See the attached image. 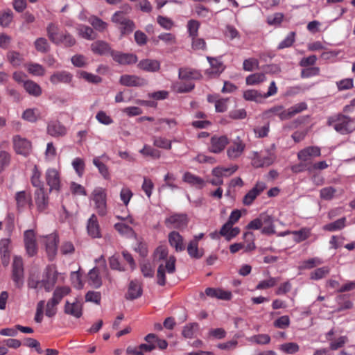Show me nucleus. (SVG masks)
I'll use <instances>...</instances> for the list:
<instances>
[{"label": "nucleus", "mask_w": 355, "mask_h": 355, "mask_svg": "<svg viewBox=\"0 0 355 355\" xmlns=\"http://www.w3.org/2000/svg\"><path fill=\"white\" fill-rule=\"evenodd\" d=\"M327 124L341 135H349L355 130L354 119L341 114L329 118Z\"/></svg>", "instance_id": "obj_1"}, {"label": "nucleus", "mask_w": 355, "mask_h": 355, "mask_svg": "<svg viewBox=\"0 0 355 355\" xmlns=\"http://www.w3.org/2000/svg\"><path fill=\"white\" fill-rule=\"evenodd\" d=\"M46 31L49 40L55 44L71 47L76 44V40L67 31H60L58 26L53 23L48 25Z\"/></svg>", "instance_id": "obj_2"}, {"label": "nucleus", "mask_w": 355, "mask_h": 355, "mask_svg": "<svg viewBox=\"0 0 355 355\" xmlns=\"http://www.w3.org/2000/svg\"><path fill=\"white\" fill-rule=\"evenodd\" d=\"M176 259L174 256H170L165 263H159L157 271V283L159 286H164L166 282V272L173 274L175 271Z\"/></svg>", "instance_id": "obj_3"}, {"label": "nucleus", "mask_w": 355, "mask_h": 355, "mask_svg": "<svg viewBox=\"0 0 355 355\" xmlns=\"http://www.w3.org/2000/svg\"><path fill=\"white\" fill-rule=\"evenodd\" d=\"M12 279L17 288H21L24 282V261L21 257L15 256L12 264Z\"/></svg>", "instance_id": "obj_4"}, {"label": "nucleus", "mask_w": 355, "mask_h": 355, "mask_svg": "<svg viewBox=\"0 0 355 355\" xmlns=\"http://www.w3.org/2000/svg\"><path fill=\"white\" fill-rule=\"evenodd\" d=\"M112 21L119 26L121 36L131 33L135 28L134 21L126 17L123 12H115Z\"/></svg>", "instance_id": "obj_5"}, {"label": "nucleus", "mask_w": 355, "mask_h": 355, "mask_svg": "<svg viewBox=\"0 0 355 355\" xmlns=\"http://www.w3.org/2000/svg\"><path fill=\"white\" fill-rule=\"evenodd\" d=\"M275 159V155L270 150L261 153L254 152L252 158V165L255 168L267 167L270 166Z\"/></svg>", "instance_id": "obj_6"}, {"label": "nucleus", "mask_w": 355, "mask_h": 355, "mask_svg": "<svg viewBox=\"0 0 355 355\" xmlns=\"http://www.w3.org/2000/svg\"><path fill=\"white\" fill-rule=\"evenodd\" d=\"M92 196L98 214L101 216H105L107 213L106 193L105 190L102 188H96L93 191Z\"/></svg>", "instance_id": "obj_7"}, {"label": "nucleus", "mask_w": 355, "mask_h": 355, "mask_svg": "<svg viewBox=\"0 0 355 355\" xmlns=\"http://www.w3.org/2000/svg\"><path fill=\"white\" fill-rule=\"evenodd\" d=\"M13 148L16 153L23 156H28L32 150L31 142L20 135H15L12 137Z\"/></svg>", "instance_id": "obj_8"}, {"label": "nucleus", "mask_w": 355, "mask_h": 355, "mask_svg": "<svg viewBox=\"0 0 355 355\" xmlns=\"http://www.w3.org/2000/svg\"><path fill=\"white\" fill-rule=\"evenodd\" d=\"M24 242L26 254L28 257H33L37 253V244L36 236L33 230H28L24 233Z\"/></svg>", "instance_id": "obj_9"}, {"label": "nucleus", "mask_w": 355, "mask_h": 355, "mask_svg": "<svg viewBox=\"0 0 355 355\" xmlns=\"http://www.w3.org/2000/svg\"><path fill=\"white\" fill-rule=\"evenodd\" d=\"M245 149V144L239 138L232 141L227 149V155L230 160H235L240 157Z\"/></svg>", "instance_id": "obj_10"}, {"label": "nucleus", "mask_w": 355, "mask_h": 355, "mask_svg": "<svg viewBox=\"0 0 355 355\" xmlns=\"http://www.w3.org/2000/svg\"><path fill=\"white\" fill-rule=\"evenodd\" d=\"M228 144L229 139L227 136L214 135L210 139L209 150L213 153L218 154L223 151Z\"/></svg>", "instance_id": "obj_11"}, {"label": "nucleus", "mask_w": 355, "mask_h": 355, "mask_svg": "<svg viewBox=\"0 0 355 355\" xmlns=\"http://www.w3.org/2000/svg\"><path fill=\"white\" fill-rule=\"evenodd\" d=\"M320 155V149L318 147L309 146L299 151L297 157L302 162L309 164V166H311V159L314 157H319Z\"/></svg>", "instance_id": "obj_12"}, {"label": "nucleus", "mask_w": 355, "mask_h": 355, "mask_svg": "<svg viewBox=\"0 0 355 355\" xmlns=\"http://www.w3.org/2000/svg\"><path fill=\"white\" fill-rule=\"evenodd\" d=\"M58 272L55 269V266H49L46 267L44 273V278L45 279V291L49 292L55 285L58 280Z\"/></svg>", "instance_id": "obj_13"}, {"label": "nucleus", "mask_w": 355, "mask_h": 355, "mask_svg": "<svg viewBox=\"0 0 355 355\" xmlns=\"http://www.w3.org/2000/svg\"><path fill=\"white\" fill-rule=\"evenodd\" d=\"M266 188V185L263 182H258L254 187L250 189L243 197V203L245 205H250L256 198L260 195Z\"/></svg>", "instance_id": "obj_14"}, {"label": "nucleus", "mask_w": 355, "mask_h": 355, "mask_svg": "<svg viewBox=\"0 0 355 355\" xmlns=\"http://www.w3.org/2000/svg\"><path fill=\"white\" fill-rule=\"evenodd\" d=\"M119 82L127 87H143L148 84V80L144 78L127 74L121 76Z\"/></svg>", "instance_id": "obj_15"}, {"label": "nucleus", "mask_w": 355, "mask_h": 355, "mask_svg": "<svg viewBox=\"0 0 355 355\" xmlns=\"http://www.w3.org/2000/svg\"><path fill=\"white\" fill-rule=\"evenodd\" d=\"M187 223L188 219L185 214H173L165 220V224L169 228H184Z\"/></svg>", "instance_id": "obj_16"}, {"label": "nucleus", "mask_w": 355, "mask_h": 355, "mask_svg": "<svg viewBox=\"0 0 355 355\" xmlns=\"http://www.w3.org/2000/svg\"><path fill=\"white\" fill-rule=\"evenodd\" d=\"M46 182L50 191H59L60 189V177L59 172L55 168H49L46 172Z\"/></svg>", "instance_id": "obj_17"}, {"label": "nucleus", "mask_w": 355, "mask_h": 355, "mask_svg": "<svg viewBox=\"0 0 355 355\" xmlns=\"http://www.w3.org/2000/svg\"><path fill=\"white\" fill-rule=\"evenodd\" d=\"M46 251L49 260L54 259L57 253V244L58 242V235L56 234H51L44 237Z\"/></svg>", "instance_id": "obj_18"}, {"label": "nucleus", "mask_w": 355, "mask_h": 355, "mask_svg": "<svg viewBox=\"0 0 355 355\" xmlns=\"http://www.w3.org/2000/svg\"><path fill=\"white\" fill-rule=\"evenodd\" d=\"M64 312L67 315L79 318L83 315V304L77 300L73 302L66 301L64 306Z\"/></svg>", "instance_id": "obj_19"}, {"label": "nucleus", "mask_w": 355, "mask_h": 355, "mask_svg": "<svg viewBox=\"0 0 355 355\" xmlns=\"http://www.w3.org/2000/svg\"><path fill=\"white\" fill-rule=\"evenodd\" d=\"M47 133L52 137H63L67 134V128L58 121H50L47 125Z\"/></svg>", "instance_id": "obj_20"}, {"label": "nucleus", "mask_w": 355, "mask_h": 355, "mask_svg": "<svg viewBox=\"0 0 355 355\" xmlns=\"http://www.w3.org/2000/svg\"><path fill=\"white\" fill-rule=\"evenodd\" d=\"M92 51L99 55H110L112 48L110 45L103 40H97L91 44Z\"/></svg>", "instance_id": "obj_21"}, {"label": "nucleus", "mask_w": 355, "mask_h": 355, "mask_svg": "<svg viewBox=\"0 0 355 355\" xmlns=\"http://www.w3.org/2000/svg\"><path fill=\"white\" fill-rule=\"evenodd\" d=\"M182 180L196 189H201L206 185V182L199 176L190 172H186L183 175Z\"/></svg>", "instance_id": "obj_22"}, {"label": "nucleus", "mask_w": 355, "mask_h": 355, "mask_svg": "<svg viewBox=\"0 0 355 355\" xmlns=\"http://www.w3.org/2000/svg\"><path fill=\"white\" fill-rule=\"evenodd\" d=\"M137 67L148 72H156L160 69V62L157 60L143 59L137 64Z\"/></svg>", "instance_id": "obj_23"}, {"label": "nucleus", "mask_w": 355, "mask_h": 355, "mask_svg": "<svg viewBox=\"0 0 355 355\" xmlns=\"http://www.w3.org/2000/svg\"><path fill=\"white\" fill-rule=\"evenodd\" d=\"M35 200L40 211L46 209L49 203V198L44 192V187L37 189L35 192Z\"/></svg>", "instance_id": "obj_24"}, {"label": "nucleus", "mask_w": 355, "mask_h": 355, "mask_svg": "<svg viewBox=\"0 0 355 355\" xmlns=\"http://www.w3.org/2000/svg\"><path fill=\"white\" fill-rule=\"evenodd\" d=\"M73 76L65 71H58L54 73L50 77V81L53 85H58L60 83L67 84L69 83L72 80Z\"/></svg>", "instance_id": "obj_25"}, {"label": "nucleus", "mask_w": 355, "mask_h": 355, "mask_svg": "<svg viewBox=\"0 0 355 355\" xmlns=\"http://www.w3.org/2000/svg\"><path fill=\"white\" fill-rule=\"evenodd\" d=\"M142 295V288L140 282L137 280H132L130 282L126 298L128 300H135Z\"/></svg>", "instance_id": "obj_26"}, {"label": "nucleus", "mask_w": 355, "mask_h": 355, "mask_svg": "<svg viewBox=\"0 0 355 355\" xmlns=\"http://www.w3.org/2000/svg\"><path fill=\"white\" fill-rule=\"evenodd\" d=\"M168 242L172 247L175 248L177 252H181L185 249L183 238L175 231H173L168 234Z\"/></svg>", "instance_id": "obj_27"}, {"label": "nucleus", "mask_w": 355, "mask_h": 355, "mask_svg": "<svg viewBox=\"0 0 355 355\" xmlns=\"http://www.w3.org/2000/svg\"><path fill=\"white\" fill-rule=\"evenodd\" d=\"M87 228L89 235L92 238L101 237V232L98 223L97 218L94 214H92L89 218Z\"/></svg>", "instance_id": "obj_28"}, {"label": "nucleus", "mask_w": 355, "mask_h": 355, "mask_svg": "<svg viewBox=\"0 0 355 355\" xmlns=\"http://www.w3.org/2000/svg\"><path fill=\"white\" fill-rule=\"evenodd\" d=\"M270 216L266 214H262L259 217L250 221L248 224L247 228L250 230H259L263 226V223H268L270 225Z\"/></svg>", "instance_id": "obj_29"}, {"label": "nucleus", "mask_w": 355, "mask_h": 355, "mask_svg": "<svg viewBox=\"0 0 355 355\" xmlns=\"http://www.w3.org/2000/svg\"><path fill=\"white\" fill-rule=\"evenodd\" d=\"M23 87L26 92L33 96L38 97L42 94L41 87L33 80H27L24 82Z\"/></svg>", "instance_id": "obj_30"}, {"label": "nucleus", "mask_w": 355, "mask_h": 355, "mask_svg": "<svg viewBox=\"0 0 355 355\" xmlns=\"http://www.w3.org/2000/svg\"><path fill=\"white\" fill-rule=\"evenodd\" d=\"M15 200L18 208H24L27 205H32L31 195L24 191L17 192Z\"/></svg>", "instance_id": "obj_31"}, {"label": "nucleus", "mask_w": 355, "mask_h": 355, "mask_svg": "<svg viewBox=\"0 0 355 355\" xmlns=\"http://www.w3.org/2000/svg\"><path fill=\"white\" fill-rule=\"evenodd\" d=\"M10 239H3L0 242V253L2 259V263L5 266L8 264L10 257Z\"/></svg>", "instance_id": "obj_32"}, {"label": "nucleus", "mask_w": 355, "mask_h": 355, "mask_svg": "<svg viewBox=\"0 0 355 355\" xmlns=\"http://www.w3.org/2000/svg\"><path fill=\"white\" fill-rule=\"evenodd\" d=\"M201 76V74L194 69L182 68L179 70V78L182 80L199 79Z\"/></svg>", "instance_id": "obj_33"}, {"label": "nucleus", "mask_w": 355, "mask_h": 355, "mask_svg": "<svg viewBox=\"0 0 355 355\" xmlns=\"http://www.w3.org/2000/svg\"><path fill=\"white\" fill-rule=\"evenodd\" d=\"M25 67L28 72L33 76H42L45 73V69L37 63H26Z\"/></svg>", "instance_id": "obj_34"}, {"label": "nucleus", "mask_w": 355, "mask_h": 355, "mask_svg": "<svg viewBox=\"0 0 355 355\" xmlns=\"http://www.w3.org/2000/svg\"><path fill=\"white\" fill-rule=\"evenodd\" d=\"M21 118L31 123L36 122L40 118V112L36 108H28L24 111Z\"/></svg>", "instance_id": "obj_35"}, {"label": "nucleus", "mask_w": 355, "mask_h": 355, "mask_svg": "<svg viewBox=\"0 0 355 355\" xmlns=\"http://www.w3.org/2000/svg\"><path fill=\"white\" fill-rule=\"evenodd\" d=\"M89 283L94 288H99L102 285L101 278L99 276L98 269L94 268L89 272Z\"/></svg>", "instance_id": "obj_36"}, {"label": "nucleus", "mask_w": 355, "mask_h": 355, "mask_svg": "<svg viewBox=\"0 0 355 355\" xmlns=\"http://www.w3.org/2000/svg\"><path fill=\"white\" fill-rule=\"evenodd\" d=\"M71 292V289L68 286H58L53 293L52 299L58 303H60L62 298Z\"/></svg>", "instance_id": "obj_37"}, {"label": "nucleus", "mask_w": 355, "mask_h": 355, "mask_svg": "<svg viewBox=\"0 0 355 355\" xmlns=\"http://www.w3.org/2000/svg\"><path fill=\"white\" fill-rule=\"evenodd\" d=\"M266 80L264 73H255L250 74L245 78V82L248 85H254L263 83Z\"/></svg>", "instance_id": "obj_38"}, {"label": "nucleus", "mask_w": 355, "mask_h": 355, "mask_svg": "<svg viewBox=\"0 0 355 355\" xmlns=\"http://www.w3.org/2000/svg\"><path fill=\"white\" fill-rule=\"evenodd\" d=\"M292 234L294 235V241L296 243H300L309 239L311 234V229L304 227L298 231H293Z\"/></svg>", "instance_id": "obj_39"}, {"label": "nucleus", "mask_w": 355, "mask_h": 355, "mask_svg": "<svg viewBox=\"0 0 355 355\" xmlns=\"http://www.w3.org/2000/svg\"><path fill=\"white\" fill-rule=\"evenodd\" d=\"M6 57L8 62L13 67L19 66L24 60L23 55L20 54L19 52L15 51H8Z\"/></svg>", "instance_id": "obj_40"}, {"label": "nucleus", "mask_w": 355, "mask_h": 355, "mask_svg": "<svg viewBox=\"0 0 355 355\" xmlns=\"http://www.w3.org/2000/svg\"><path fill=\"white\" fill-rule=\"evenodd\" d=\"M88 21L93 28L99 32H103L107 28V24L96 16H91Z\"/></svg>", "instance_id": "obj_41"}, {"label": "nucleus", "mask_w": 355, "mask_h": 355, "mask_svg": "<svg viewBox=\"0 0 355 355\" xmlns=\"http://www.w3.org/2000/svg\"><path fill=\"white\" fill-rule=\"evenodd\" d=\"M207 59L211 67L212 71L210 73L218 74L224 70L225 67L223 62L218 59L211 57H207Z\"/></svg>", "instance_id": "obj_42"}, {"label": "nucleus", "mask_w": 355, "mask_h": 355, "mask_svg": "<svg viewBox=\"0 0 355 355\" xmlns=\"http://www.w3.org/2000/svg\"><path fill=\"white\" fill-rule=\"evenodd\" d=\"M322 261L319 258H311L300 262L298 266V269L300 270L311 269L318 265L322 264Z\"/></svg>", "instance_id": "obj_43"}, {"label": "nucleus", "mask_w": 355, "mask_h": 355, "mask_svg": "<svg viewBox=\"0 0 355 355\" xmlns=\"http://www.w3.org/2000/svg\"><path fill=\"white\" fill-rule=\"evenodd\" d=\"M154 257L155 261L165 263L166 260L169 259L167 248L164 246L158 247L155 251Z\"/></svg>", "instance_id": "obj_44"}, {"label": "nucleus", "mask_w": 355, "mask_h": 355, "mask_svg": "<svg viewBox=\"0 0 355 355\" xmlns=\"http://www.w3.org/2000/svg\"><path fill=\"white\" fill-rule=\"evenodd\" d=\"M330 272L328 266H324L315 269L310 274V278L313 280H318L326 277Z\"/></svg>", "instance_id": "obj_45"}, {"label": "nucleus", "mask_w": 355, "mask_h": 355, "mask_svg": "<svg viewBox=\"0 0 355 355\" xmlns=\"http://www.w3.org/2000/svg\"><path fill=\"white\" fill-rule=\"evenodd\" d=\"M243 98L246 101H260L264 98L263 94L255 89H248L243 92Z\"/></svg>", "instance_id": "obj_46"}, {"label": "nucleus", "mask_w": 355, "mask_h": 355, "mask_svg": "<svg viewBox=\"0 0 355 355\" xmlns=\"http://www.w3.org/2000/svg\"><path fill=\"white\" fill-rule=\"evenodd\" d=\"M153 145L156 147L169 150L171 148V141L162 137H153Z\"/></svg>", "instance_id": "obj_47"}, {"label": "nucleus", "mask_w": 355, "mask_h": 355, "mask_svg": "<svg viewBox=\"0 0 355 355\" xmlns=\"http://www.w3.org/2000/svg\"><path fill=\"white\" fill-rule=\"evenodd\" d=\"M187 252L191 257L196 259H199L202 256V253L198 250L197 239H193L189 243L187 247Z\"/></svg>", "instance_id": "obj_48"}, {"label": "nucleus", "mask_w": 355, "mask_h": 355, "mask_svg": "<svg viewBox=\"0 0 355 355\" xmlns=\"http://www.w3.org/2000/svg\"><path fill=\"white\" fill-rule=\"evenodd\" d=\"M345 218H341L333 223L327 224L324 226V230L333 232L338 230H341L345 227Z\"/></svg>", "instance_id": "obj_49"}, {"label": "nucleus", "mask_w": 355, "mask_h": 355, "mask_svg": "<svg viewBox=\"0 0 355 355\" xmlns=\"http://www.w3.org/2000/svg\"><path fill=\"white\" fill-rule=\"evenodd\" d=\"M58 304L59 303L52 298L49 299L46 303L45 315L49 318L53 317L57 313Z\"/></svg>", "instance_id": "obj_50"}, {"label": "nucleus", "mask_w": 355, "mask_h": 355, "mask_svg": "<svg viewBox=\"0 0 355 355\" xmlns=\"http://www.w3.org/2000/svg\"><path fill=\"white\" fill-rule=\"evenodd\" d=\"M279 349L288 354H293L300 349L299 345L295 343H287L279 345Z\"/></svg>", "instance_id": "obj_51"}, {"label": "nucleus", "mask_w": 355, "mask_h": 355, "mask_svg": "<svg viewBox=\"0 0 355 355\" xmlns=\"http://www.w3.org/2000/svg\"><path fill=\"white\" fill-rule=\"evenodd\" d=\"M79 33L81 37L87 40H92L96 37L93 29L87 26H82L79 28Z\"/></svg>", "instance_id": "obj_52"}, {"label": "nucleus", "mask_w": 355, "mask_h": 355, "mask_svg": "<svg viewBox=\"0 0 355 355\" xmlns=\"http://www.w3.org/2000/svg\"><path fill=\"white\" fill-rule=\"evenodd\" d=\"M270 337L268 334H257L249 338L250 342L258 345H267L270 343Z\"/></svg>", "instance_id": "obj_53"}, {"label": "nucleus", "mask_w": 355, "mask_h": 355, "mask_svg": "<svg viewBox=\"0 0 355 355\" xmlns=\"http://www.w3.org/2000/svg\"><path fill=\"white\" fill-rule=\"evenodd\" d=\"M336 193V189L332 187H327L322 189L320 191V198L325 200H331Z\"/></svg>", "instance_id": "obj_54"}, {"label": "nucleus", "mask_w": 355, "mask_h": 355, "mask_svg": "<svg viewBox=\"0 0 355 355\" xmlns=\"http://www.w3.org/2000/svg\"><path fill=\"white\" fill-rule=\"evenodd\" d=\"M139 152L144 156H150L154 159H158L160 157V153L159 150L148 145H145Z\"/></svg>", "instance_id": "obj_55"}, {"label": "nucleus", "mask_w": 355, "mask_h": 355, "mask_svg": "<svg viewBox=\"0 0 355 355\" xmlns=\"http://www.w3.org/2000/svg\"><path fill=\"white\" fill-rule=\"evenodd\" d=\"M200 27V23L194 19H191L188 21L187 28L189 36L195 37L198 36V29Z\"/></svg>", "instance_id": "obj_56"}, {"label": "nucleus", "mask_w": 355, "mask_h": 355, "mask_svg": "<svg viewBox=\"0 0 355 355\" xmlns=\"http://www.w3.org/2000/svg\"><path fill=\"white\" fill-rule=\"evenodd\" d=\"M35 47L37 51L46 53L49 49V45L46 39L39 37L35 42Z\"/></svg>", "instance_id": "obj_57"}, {"label": "nucleus", "mask_w": 355, "mask_h": 355, "mask_svg": "<svg viewBox=\"0 0 355 355\" xmlns=\"http://www.w3.org/2000/svg\"><path fill=\"white\" fill-rule=\"evenodd\" d=\"M243 67L245 71H252L259 68V61L255 58H249L244 60Z\"/></svg>", "instance_id": "obj_58"}, {"label": "nucleus", "mask_w": 355, "mask_h": 355, "mask_svg": "<svg viewBox=\"0 0 355 355\" xmlns=\"http://www.w3.org/2000/svg\"><path fill=\"white\" fill-rule=\"evenodd\" d=\"M10 155L4 150L0 151V173L10 164Z\"/></svg>", "instance_id": "obj_59"}, {"label": "nucleus", "mask_w": 355, "mask_h": 355, "mask_svg": "<svg viewBox=\"0 0 355 355\" xmlns=\"http://www.w3.org/2000/svg\"><path fill=\"white\" fill-rule=\"evenodd\" d=\"M40 178L41 173L39 171L37 166H35L33 169V174L31 176V183L33 187H38V189L40 187H43V183L40 180Z\"/></svg>", "instance_id": "obj_60"}, {"label": "nucleus", "mask_w": 355, "mask_h": 355, "mask_svg": "<svg viewBox=\"0 0 355 355\" xmlns=\"http://www.w3.org/2000/svg\"><path fill=\"white\" fill-rule=\"evenodd\" d=\"M243 238H244L245 240H246L247 241L249 242L244 247L245 251V252H250V251L254 250L255 249V248H256L255 247V244L254 243V234L252 232H245L243 234Z\"/></svg>", "instance_id": "obj_61"}, {"label": "nucleus", "mask_w": 355, "mask_h": 355, "mask_svg": "<svg viewBox=\"0 0 355 355\" xmlns=\"http://www.w3.org/2000/svg\"><path fill=\"white\" fill-rule=\"evenodd\" d=\"M197 323H189L184 327L182 334L187 338H191L193 337L195 331L198 329Z\"/></svg>", "instance_id": "obj_62"}, {"label": "nucleus", "mask_w": 355, "mask_h": 355, "mask_svg": "<svg viewBox=\"0 0 355 355\" xmlns=\"http://www.w3.org/2000/svg\"><path fill=\"white\" fill-rule=\"evenodd\" d=\"M278 279L270 277L268 279L261 281L256 286L258 290L267 289L273 287L278 282Z\"/></svg>", "instance_id": "obj_63"}, {"label": "nucleus", "mask_w": 355, "mask_h": 355, "mask_svg": "<svg viewBox=\"0 0 355 355\" xmlns=\"http://www.w3.org/2000/svg\"><path fill=\"white\" fill-rule=\"evenodd\" d=\"M157 23L166 30H171L174 26V22L166 17L159 15L157 18Z\"/></svg>", "instance_id": "obj_64"}]
</instances>
